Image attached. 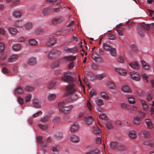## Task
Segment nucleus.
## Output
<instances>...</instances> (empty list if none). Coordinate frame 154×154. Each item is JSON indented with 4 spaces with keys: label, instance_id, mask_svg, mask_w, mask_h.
I'll return each instance as SVG.
<instances>
[{
    "label": "nucleus",
    "instance_id": "f257e3e1",
    "mask_svg": "<svg viewBox=\"0 0 154 154\" xmlns=\"http://www.w3.org/2000/svg\"><path fill=\"white\" fill-rule=\"evenodd\" d=\"M58 105L60 112L64 114L69 113L73 108V106L72 105L66 106L63 101L58 103Z\"/></svg>",
    "mask_w": 154,
    "mask_h": 154
},
{
    "label": "nucleus",
    "instance_id": "f03ea898",
    "mask_svg": "<svg viewBox=\"0 0 154 154\" xmlns=\"http://www.w3.org/2000/svg\"><path fill=\"white\" fill-rule=\"evenodd\" d=\"M130 76L131 79L135 81H138L140 80V78L138 72L132 71L130 72Z\"/></svg>",
    "mask_w": 154,
    "mask_h": 154
},
{
    "label": "nucleus",
    "instance_id": "7ed1b4c3",
    "mask_svg": "<svg viewBox=\"0 0 154 154\" xmlns=\"http://www.w3.org/2000/svg\"><path fill=\"white\" fill-rule=\"evenodd\" d=\"M74 87L75 85L74 84H71L66 87V90L68 94H72L76 91V90L74 88Z\"/></svg>",
    "mask_w": 154,
    "mask_h": 154
},
{
    "label": "nucleus",
    "instance_id": "20e7f679",
    "mask_svg": "<svg viewBox=\"0 0 154 154\" xmlns=\"http://www.w3.org/2000/svg\"><path fill=\"white\" fill-rule=\"evenodd\" d=\"M32 105L33 107L38 108L41 106L42 103L40 100L37 99L35 98L32 100Z\"/></svg>",
    "mask_w": 154,
    "mask_h": 154
},
{
    "label": "nucleus",
    "instance_id": "39448f33",
    "mask_svg": "<svg viewBox=\"0 0 154 154\" xmlns=\"http://www.w3.org/2000/svg\"><path fill=\"white\" fill-rule=\"evenodd\" d=\"M114 70L122 76H124L126 75L127 72L125 69H122L120 67H116L114 69Z\"/></svg>",
    "mask_w": 154,
    "mask_h": 154
},
{
    "label": "nucleus",
    "instance_id": "423d86ee",
    "mask_svg": "<svg viewBox=\"0 0 154 154\" xmlns=\"http://www.w3.org/2000/svg\"><path fill=\"white\" fill-rule=\"evenodd\" d=\"M129 66L132 69L138 70L140 68L139 64L136 62H131L129 63Z\"/></svg>",
    "mask_w": 154,
    "mask_h": 154
},
{
    "label": "nucleus",
    "instance_id": "0eeeda50",
    "mask_svg": "<svg viewBox=\"0 0 154 154\" xmlns=\"http://www.w3.org/2000/svg\"><path fill=\"white\" fill-rule=\"evenodd\" d=\"M64 18L62 17H55L51 20V23L53 24L60 23L63 21Z\"/></svg>",
    "mask_w": 154,
    "mask_h": 154
},
{
    "label": "nucleus",
    "instance_id": "6e6552de",
    "mask_svg": "<svg viewBox=\"0 0 154 154\" xmlns=\"http://www.w3.org/2000/svg\"><path fill=\"white\" fill-rule=\"evenodd\" d=\"M121 89L123 92L127 93L131 92V90L130 87L127 85H123L121 87Z\"/></svg>",
    "mask_w": 154,
    "mask_h": 154
},
{
    "label": "nucleus",
    "instance_id": "1a4fd4ad",
    "mask_svg": "<svg viewBox=\"0 0 154 154\" xmlns=\"http://www.w3.org/2000/svg\"><path fill=\"white\" fill-rule=\"evenodd\" d=\"M46 39L47 40V45L48 46L52 45L56 42V39L54 38H50L48 37L46 38Z\"/></svg>",
    "mask_w": 154,
    "mask_h": 154
},
{
    "label": "nucleus",
    "instance_id": "9d476101",
    "mask_svg": "<svg viewBox=\"0 0 154 154\" xmlns=\"http://www.w3.org/2000/svg\"><path fill=\"white\" fill-rule=\"evenodd\" d=\"M79 128V125L76 123H73L72 124L70 128V131L71 132H74L76 131Z\"/></svg>",
    "mask_w": 154,
    "mask_h": 154
},
{
    "label": "nucleus",
    "instance_id": "9b49d317",
    "mask_svg": "<svg viewBox=\"0 0 154 154\" xmlns=\"http://www.w3.org/2000/svg\"><path fill=\"white\" fill-rule=\"evenodd\" d=\"M145 122L148 129H151L153 128V125L151 120L149 119H146Z\"/></svg>",
    "mask_w": 154,
    "mask_h": 154
},
{
    "label": "nucleus",
    "instance_id": "f8f14e48",
    "mask_svg": "<svg viewBox=\"0 0 154 154\" xmlns=\"http://www.w3.org/2000/svg\"><path fill=\"white\" fill-rule=\"evenodd\" d=\"M93 119L92 116H88L85 118V123L88 125H90L91 124V122L93 121Z\"/></svg>",
    "mask_w": 154,
    "mask_h": 154
},
{
    "label": "nucleus",
    "instance_id": "ddd939ff",
    "mask_svg": "<svg viewBox=\"0 0 154 154\" xmlns=\"http://www.w3.org/2000/svg\"><path fill=\"white\" fill-rule=\"evenodd\" d=\"M92 57L94 60L96 62H99L101 60L100 56L95 52L93 53Z\"/></svg>",
    "mask_w": 154,
    "mask_h": 154
},
{
    "label": "nucleus",
    "instance_id": "4468645a",
    "mask_svg": "<svg viewBox=\"0 0 154 154\" xmlns=\"http://www.w3.org/2000/svg\"><path fill=\"white\" fill-rule=\"evenodd\" d=\"M14 25L17 27H21L24 25V22L22 20H17L14 22Z\"/></svg>",
    "mask_w": 154,
    "mask_h": 154
},
{
    "label": "nucleus",
    "instance_id": "2eb2a0df",
    "mask_svg": "<svg viewBox=\"0 0 154 154\" xmlns=\"http://www.w3.org/2000/svg\"><path fill=\"white\" fill-rule=\"evenodd\" d=\"M128 136L131 139H135L137 137V135L135 131L134 130H131L128 132Z\"/></svg>",
    "mask_w": 154,
    "mask_h": 154
},
{
    "label": "nucleus",
    "instance_id": "dca6fc26",
    "mask_svg": "<svg viewBox=\"0 0 154 154\" xmlns=\"http://www.w3.org/2000/svg\"><path fill=\"white\" fill-rule=\"evenodd\" d=\"M18 57L17 54H12L8 58V61L10 63H12L16 60Z\"/></svg>",
    "mask_w": 154,
    "mask_h": 154
},
{
    "label": "nucleus",
    "instance_id": "f3484780",
    "mask_svg": "<svg viewBox=\"0 0 154 154\" xmlns=\"http://www.w3.org/2000/svg\"><path fill=\"white\" fill-rule=\"evenodd\" d=\"M12 15L14 17L19 18L21 16V13L19 10L16 9L13 11Z\"/></svg>",
    "mask_w": 154,
    "mask_h": 154
},
{
    "label": "nucleus",
    "instance_id": "a211bd4d",
    "mask_svg": "<svg viewBox=\"0 0 154 154\" xmlns=\"http://www.w3.org/2000/svg\"><path fill=\"white\" fill-rule=\"evenodd\" d=\"M140 102L143 110L144 111H147L148 109V106L146 103L142 100H141Z\"/></svg>",
    "mask_w": 154,
    "mask_h": 154
},
{
    "label": "nucleus",
    "instance_id": "6ab92c4d",
    "mask_svg": "<svg viewBox=\"0 0 154 154\" xmlns=\"http://www.w3.org/2000/svg\"><path fill=\"white\" fill-rule=\"evenodd\" d=\"M70 141L73 143H77L79 141V137L75 135H73L69 137Z\"/></svg>",
    "mask_w": 154,
    "mask_h": 154
},
{
    "label": "nucleus",
    "instance_id": "aec40b11",
    "mask_svg": "<svg viewBox=\"0 0 154 154\" xmlns=\"http://www.w3.org/2000/svg\"><path fill=\"white\" fill-rule=\"evenodd\" d=\"M133 122L135 125H140L141 122V117L138 116L135 117L133 119Z\"/></svg>",
    "mask_w": 154,
    "mask_h": 154
},
{
    "label": "nucleus",
    "instance_id": "412c9836",
    "mask_svg": "<svg viewBox=\"0 0 154 154\" xmlns=\"http://www.w3.org/2000/svg\"><path fill=\"white\" fill-rule=\"evenodd\" d=\"M143 68L145 70H149L150 68L149 65L145 61L143 60L141 61Z\"/></svg>",
    "mask_w": 154,
    "mask_h": 154
},
{
    "label": "nucleus",
    "instance_id": "4be33fe9",
    "mask_svg": "<svg viewBox=\"0 0 154 154\" xmlns=\"http://www.w3.org/2000/svg\"><path fill=\"white\" fill-rule=\"evenodd\" d=\"M103 49L106 51H109L111 48L110 45V43L108 42H106L103 44Z\"/></svg>",
    "mask_w": 154,
    "mask_h": 154
},
{
    "label": "nucleus",
    "instance_id": "5701e85b",
    "mask_svg": "<svg viewBox=\"0 0 154 154\" xmlns=\"http://www.w3.org/2000/svg\"><path fill=\"white\" fill-rule=\"evenodd\" d=\"M64 81H70L72 80V78L67 73L65 74L63 77L62 78Z\"/></svg>",
    "mask_w": 154,
    "mask_h": 154
},
{
    "label": "nucleus",
    "instance_id": "b1692460",
    "mask_svg": "<svg viewBox=\"0 0 154 154\" xmlns=\"http://www.w3.org/2000/svg\"><path fill=\"white\" fill-rule=\"evenodd\" d=\"M56 97V94L52 93H49L47 96L48 100L49 101L54 100L55 99Z\"/></svg>",
    "mask_w": 154,
    "mask_h": 154
},
{
    "label": "nucleus",
    "instance_id": "393cba45",
    "mask_svg": "<svg viewBox=\"0 0 154 154\" xmlns=\"http://www.w3.org/2000/svg\"><path fill=\"white\" fill-rule=\"evenodd\" d=\"M107 87L111 90H114L116 88V86L114 83L111 82H108L106 83Z\"/></svg>",
    "mask_w": 154,
    "mask_h": 154
},
{
    "label": "nucleus",
    "instance_id": "a878e982",
    "mask_svg": "<svg viewBox=\"0 0 154 154\" xmlns=\"http://www.w3.org/2000/svg\"><path fill=\"white\" fill-rule=\"evenodd\" d=\"M121 107L123 109L129 110L131 109L130 106L127 104L124 103H121L120 104Z\"/></svg>",
    "mask_w": 154,
    "mask_h": 154
},
{
    "label": "nucleus",
    "instance_id": "bb28decb",
    "mask_svg": "<svg viewBox=\"0 0 154 154\" xmlns=\"http://www.w3.org/2000/svg\"><path fill=\"white\" fill-rule=\"evenodd\" d=\"M51 53L53 54V59L57 58L60 55V51H59L52 50L51 51Z\"/></svg>",
    "mask_w": 154,
    "mask_h": 154
},
{
    "label": "nucleus",
    "instance_id": "cd10ccee",
    "mask_svg": "<svg viewBox=\"0 0 154 154\" xmlns=\"http://www.w3.org/2000/svg\"><path fill=\"white\" fill-rule=\"evenodd\" d=\"M8 31L10 34L12 35H15L18 32V31L16 29L12 27H9Z\"/></svg>",
    "mask_w": 154,
    "mask_h": 154
},
{
    "label": "nucleus",
    "instance_id": "c85d7f7f",
    "mask_svg": "<svg viewBox=\"0 0 154 154\" xmlns=\"http://www.w3.org/2000/svg\"><path fill=\"white\" fill-rule=\"evenodd\" d=\"M75 59V57L71 56H65L62 58V60L72 61Z\"/></svg>",
    "mask_w": 154,
    "mask_h": 154
},
{
    "label": "nucleus",
    "instance_id": "c756f323",
    "mask_svg": "<svg viewBox=\"0 0 154 154\" xmlns=\"http://www.w3.org/2000/svg\"><path fill=\"white\" fill-rule=\"evenodd\" d=\"M99 150L98 149L96 148L94 149L89 150L87 151V154H98L99 152Z\"/></svg>",
    "mask_w": 154,
    "mask_h": 154
},
{
    "label": "nucleus",
    "instance_id": "7c9ffc66",
    "mask_svg": "<svg viewBox=\"0 0 154 154\" xmlns=\"http://www.w3.org/2000/svg\"><path fill=\"white\" fill-rule=\"evenodd\" d=\"M14 92L20 94H22L23 93V91L22 88L17 87L15 90Z\"/></svg>",
    "mask_w": 154,
    "mask_h": 154
},
{
    "label": "nucleus",
    "instance_id": "2f4dec72",
    "mask_svg": "<svg viewBox=\"0 0 154 154\" xmlns=\"http://www.w3.org/2000/svg\"><path fill=\"white\" fill-rule=\"evenodd\" d=\"M21 48V46L19 44H14L12 46V50L17 51L19 50Z\"/></svg>",
    "mask_w": 154,
    "mask_h": 154
},
{
    "label": "nucleus",
    "instance_id": "473e14b6",
    "mask_svg": "<svg viewBox=\"0 0 154 154\" xmlns=\"http://www.w3.org/2000/svg\"><path fill=\"white\" fill-rule=\"evenodd\" d=\"M51 116V115L50 114H48L44 117H43L41 119V121L43 122H45L46 121H47Z\"/></svg>",
    "mask_w": 154,
    "mask_h": 154
},
{
    "label": "nucleus",
    "instance_id": "72a5a7b5",
    "mask_svg": "<svg viewBox=\"0 0 154 154\" xmlns=\"http://www.w3.org/2000/svg\"><path fill=\"white\" fill-rule=\"evenodd\" d=\"M117 61L121 63H123L124 60V57L123 56L119 55L117 58Z\"/></svg>",
    "mask_w": 154,
    "mask_h": 154
},
{
    "label": "nucleus",
    "instance_id": "f704fd0d",
    "mask_svg": "<svg viewBox=\"0 0 154 154\" xmlns=\"http://www.w3.org/2000/svg\"><path fill=\"white\" fill-rule=\"evenodd\" d=\"M105 126L108 130L112 129L113 128V126L111 122L109 121L107 122L105 125Z\"/></svg>",
    "mask_w": 154,
    "mask_h": 154
},
{
    "label": "nucleus",
    "instance_id": "c9c22d12",
    "mask_svg": "<svg viewBox=\"0 0 154 154\" xmlns=\"http://www.w3.org/2000/svg\"><path fill=\"white\" fill-rule=\"evenodd\" d=\"M44 32V29L42 28H38L35 30V33L38 35L43 34Z\"/></svg>",
    "mask_w": 154,
    "mask_h": 154
},
{
    "label": "nucleus",
    "instance_id": "e433bc0d",
    "mask_svg": "<svg viewBox=\"0 0 154 154\" xmlns=\"http://www.w3.org/2000/svg\"><path fill=\"white\" fill-rule=\"evenodd\" d=\"M28 63L30 65H33L36 63L35 59L34 57L30 58L28 61Z\"/></svg>",
    "mask_w": 154,
    "mask_h": 154
},
{
    "label": "nucleus",
    "instance_id": "4c0bfd02",
    "mask_svg": "<svg viewBox=\"0 0 154 154\" xmlns=\"http://www.w3.org/2000/svg\"><path fill=\"white\" fill-rule=\"evenodd\" d=\"M24 89L25 91L27 92L33 91L34 88L33 87L28 86H26L24 88Z\"/></svg>",
    "mask_w": 154,
    "mask_h": 154
},
{
    "label": "nucleus",
    "instance_id": "58836bf2",
    "mask_svg": "<svg viewBox=\"0 0 154 154\" xmlns=\"http://www.w3.org/2000/svg\"><path fill=\"white\" fill-rule=\"evenodd\" d=\"M32 95L30 94H28L25 96V101L27 103L30 101L31 99Z\"/></svg>",
    "mask_w": 154,
    "mask_h": 154
},
{
    "label": "nucleus",
    "instance_id": "ea45409f",
    "mask_svg": "<svg viewBox=\"0 0 154 154\" xmlns=\"http://www.w3.org/2000/svg\"><path fill=\"white\" fill-rule=\"evenodd\" d=\"M29 44L32 46H35L37 45V42L36 40L34 39H31L29 41Z\"/></svg>",
    "mask_w": 154,
    "mask_h": 154
},
{
    "label": "nucleus",
    "instance_id": "a19ab883",
    "mask_svg": "<svg viewBox=\"0 0 154 154\" xmlns=\"http://www.w3.org/2000/svg\"><path fill=\"white\" fill-rule=\"evenodd\" d=\"M95 103L96 104L99 106H100L103 105V101L102 100L98 99L95 100Z\"/></svg>",
    "mask_w": 154,
    "mask_h": 154
},
{
    "label": "nucleus",
    "instance_id": "79ce46f5",
    "mask_svg": "<svg viewBox=\"0 0 154 154\" xmlns=\"http://www.w3.org/2000/svg\"><path fill=\"white\" fill-rule=\"evenodd\" d=\"M128 102L131 104H134L135 103L134 97L132 96H129L128 97Z\"/></svg>",
    "mask_w": 154,
    "mask_h": 154
},
{
    "label": "nucleus",
    "instance_id": "37998d69",
    "mask_svg": "<svg viewBox=\"0 0 154 154\" xmlns=\"http://www.w3.org/2000/svg\"><path fill=\"white\" fill-rule=\"evenodd\" d=\"M77 98V95L75 93L71 95L70 97V100L71 101H74L76 100Z\"/></svg>",
    "mask_w": 154,
    "mask_h": 154
},
{
    "label": "nucleus",
    "instance_id": "c03bdc74",
    "mask_svg": "<svg viewBox=\"0 0 154 154\" xmlns=\"http://www.w3.org/2000/svg\"><path fill=\"white\" fill-rule=\"evenodd\" d=\"M144 144L145 145L149 146L151 147H152L154 145L153 142L150 140H148L145 141L144 142Z\"/></svg>",
    "mask_w": 154,
    "mask_h": 154
},
{
    "label": "nucleus",
    "instance_id": "a18cd8bd",
    "mask_svg": "<svg viewBox=\"0 0 154 154\" xmlns=\"http://www.w3.org/2000/svg\"><path fill=\"white\" fill-rule=\"evenodd\" d=\"M32 24L31 23L28 22L25 25V28L26 30H29L32 27Z\"/></svg>",
    "mask_w": 154,
    "mask_h": 154
},
{
    "label": "nucleus",
    "instance_id": "49530a36",
    "mask_svg": "<svg viewBox=\"0 0 154 154\" xmlns=\"http://www.w3.org/2000/svg\"><path fill=\"white\" fill-rule=\"evenodd\" d=\"M109 50L110 51V53L111 56L113 57H115L116 55L115 49L113 48H111Z\"/></svg>",
    "mask_w": 154,
    "mask_h": 154
},
{
    "label": "nucleus",
    "instance_id": "de8ad7c7",
    "mask_svg": "<svg viewBox=\"0 0 154 154\" xmlns=\"http://www.w3.org/2000/svg\"><path fill=\"white\" fill-rule=\"evenodd\" d=\"M59 62L58 61H56L51 64V66L53 68H54L58 66L59 65Z\"/></svg>",
    "mask_w": 154,
    "mask_h": 154
},
{
    "label": "nucleus",
    "instance_id": "09e8293b",
    "mask_svg": "<svg viewBox=\"0 0 154 154\" xmlns=\"http://www.w3.org/2000/svg\"><path fill=\"white\" fill-rule=\"evenodd\" d=\"M62 137V134L60 132L56 133L54 136V137L55 139H59Z\"/></svg>",
    "mask_w": 154,
    "mask_h": 154
},
{
    "label": "nucleus",
    "instance_id": "8fccbe9b",
    "mask_svg": "<svg viewBox=\"0 0 154 154\" xmlns=\"http://www.w3.org/2000/svg\"><path fill=\"white\" fill-rule=\"evenodd\" d=\"M100 96L101 97L108 100L109 98L106 93L104 92H102L100 93Z\"/></svg>",
    "mask_w": 154,
    "mask_h": 154
},
{
    "label": "nucleus",
    "instance_id": "3c124183",
    "mask_svg": "<svg viewBox=\"0 0 154 154\" xmlns=\"http://www.w3.org/2000/svg\"><path fill=\"white\" fill-rule=\"evenodd\" d=\"M42 114V111L39 110L37 112L34 114L32 115V117L34 118H36L40 116Z\"/></svg>",
    "mask_w": 154,
    "mask_h": 154
},
{
    "label": "nucleus",
    "instance_id": "603ef678",
    "mask_svg": "<svg viewBox=\"0 0 154 154\" xmlns=\"http://www.w3.org/2000/svg\"><path fill=\"white\" fill-rule=\"evenodd\" d=\"M63 33V29L62 28L57 29H56L55 33L57 35H60Z\"/></svg>",
    "mask_w": 154,
    "mask_h": 154
},
{
    "label": "nucleus",
    "instance_id": "864d4df0",
    "mask_svg": "<svg viewBox=\"0 0 154 154\" xmlns=\"http://www.w3.org/2000/svg\"><path fill=\"white\" fill-rule=\"evenodd\" d=\"M142 134L145 137H148L150 135V133L147 131H144L142 132Z\"/></svg>",
    "mask_w": 154,
    "mask_h": 154
},
{
    "label": "nucleus",
    "instance_id": "5fc2aeb1",
    "mask_svg": "<svg viewBox=\"0 0 154 154\" xmlns=\"http://www.w3.org/2000/svg\"><path fill=\"white\" fill-rule=\"evenodd\" d=\"M93 131L96 134H99L101 132V130L97 127H95L93 128Z\"/></svg>",
    "mask_w": 154,
    "mask_h": 154
},
{
    "label": "nucleus",
    "instance_id": "6e6d98bb",
    "mask_svg": "<svg viewBox=\"0 0 154 154\" xmlns=\"http://www.w3.org/2000/svg\"><path fill=\"white\" fill-rule=\"evenodd\" d=\"M118 143L116 142L113 141L112 142L110 145V147L112 148H115L117 146Z\"/></svg>",
    "mask_w": 154,
    "mask_h": 154
},
{
    "label": "nucleus",
    "instance_id": "4d7b16f0",
    "mask_svg": "<svg viewBox=\"0 0 154 154\" xmlns=\"http://www.w3.org/2000/svg\"><path fill=\"white\" fill-rule=\"evenodd\" d=\"M96 95V94L95 91L94 90H92L90 91V97H93Z\"/></svg>",
    "mask_w": 154,
    "mask_h": 154
},
{
    "label": "nucleus",
    "instance_id": "13d9d810",
    "mask_svg": "<svg viewBox=\"0 0 154 154\" xmlns=\"http://www.w3.org/2000/svg\"><path fill=\"white\" fill-rule=\"evenodd\" d=\"M131 48L134 50L135 52H138V49L135 44H132L130 45Z\"/></svg>",
    "mask_w": 154,
    "mask_h": 154
},
{
    "label": "nucleus",
    "instance_id": "bf43d9fd",
    "mask_svg": "<svg viewBox=\"0 0 154 154\" xmlns=\"http://www.w3.org/2000/svg\"><path fill=\"white\" fill-rule=\"evenodd\" d=\"M38 126L41 129L45 130L47 128L48 126L46 124L42 125V124H38Z\"/></svg>",
    "mask_w": 154,
    "mask_h": 154
},
{
    "label": "nucleus",
    "instance_id": "052dcab7",
    "mask_svg": "<svg viewBox=\"0 0 154 154\" xmlns=\"http://www.w3.org/2000/svg\"><path fill=\"white\" fill-rule=\"evenodd\" d=\"M142 26L147 30H149L150 29V26L149 24L143 23L142 24Z\"/></svg>",
    "mask_w": 154,
    "mask_h": 154
},
{
    "label": "nucleus",
    "instance_id": "680f3d73",
    "mask_svg": "<svg viewBox=\"0 0 154 154\" xmlns=\"http://www.w3.org/2000/svg\"><path fill=\"white\" fill-rule=\"evenodd\" d=\"M42 13L44 16L48 14L49 13V10L48 8L44 9L42 10Z\"/></svg>",
    "mask_w": 154,
    "mask_h": 154
},
{
    "label": "nucleus",
    "instance_id": "e2e57ef3",
    "mask_svg": "<svg viewBox=\"0 0 154 154\" xmlns=\"http://www.w3.org/2000/svg\"><path fill=\"white\" fill-rule=\"evenodd\" d=\"M87 105L89 110L90 111H91L92 106L89 100L87 101Z\"/></svg>",
    "mask_w": 154,
    "mask_h": 154
},
{
    "label": "nucleus",
    "instance_id": "0e129e2a",
    "mask_svg": "<svg viewBox=\"0 0 154 154\" xmlns=\"http://www.w3.org/2000/svg\"><path fill=\"white\" fill-rule=\"evenodd\" d=\"M106 74L105 73L103 72L102 73L99 74L98 75V78L100 79H102L104 78H105L106 76Z\"/></svg>",
    "mask_w": 154,
    "mask_h": 154
},
{
    "label": "nucleus",
    "instance_id": "69168bd1",
    "mask_svg": "<svg viewBox=\"0 0 154 154\" xmlns=\"http://www.w3.org/2000/svg\"><path fill=\"white\" fill-rule=\"evenodd\" d=\"M26 38L23 36H21L18 38V41L20 42H24L25 41Z\"/></svg>",
    "mask_w": 154,
    "mask_h": 154
},
{
    "label": "nucleus",
    "instance_id": "338daca9",
    "mask_svg": "<svg viewBox=\"0 0 154 154\" xmlns=\"http://www.w3.org/2000/svg\"><path fill=\"white\" fill-rule=\"evenodd\" d=\"M2 70V72L3 73H8L9 72V70L5 67L3 68Z\"/></svg>",
    "mask_w": 154,
    "mask_h": 154
},
{
    "label": "nucleus",
    "instance_id": "774afa93",
    "mask_svg": "<svg viewBox=\"0 0 154 154\" xmlns=\"http://www.w3.org/2000/svg\"><path fill=\"white\" fill-rule=\"evenodd\" d=\"M17 98L18 101L20 104H23L24 100L22 98L20 97H18Z\"/></svg>",
    "mask_w": 154,
    "mask_h": 154
}]
</instances>
